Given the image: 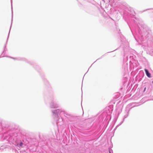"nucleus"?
<instances>
[{
	"label": "nucleus",
	"mask_w": 153,
	"mask_h": 153,
	"mask_svg": "<svg viewBox=\"0 0 153 153\" xmlns=\"http://www.w3.org/2000/svg\"><path fill=\"white\" fill-rule=\"evenodd\" d=\"M145 71L146 72V75L149 78L151 77V74L150 73H149L148 71L146 69H145Z\"/></svg>",
	"instance_id": "obj_1"
},
{
	"label": "nucleus",
	"mask_w": 153,
	"mask_h": 153,
	"mask_svg": "<svg viewBox=\"0 0 153 153\" xmlns=\"http://www.w3.org/2000/svg\"><path fill=\"white\" fill-rule=\"evenodd\" d=\"M23 145V143L22 142H21L20 143V146L21 147H22Z\"/></svg>",
	"instance_id": "obj_2"
},
{
	"label": "nucleus",
	"mask_w": 153,
	"mask_h": 153,
	"mask_svg": "<svg viewBox=\"0 0 153 153\" xmlns=\"http://www.w3.org/2000/svg\"><path fill=\"white\" fill-rule=\"evenodd\" d=\"M146 89V88H144V90H145Z\"/></svg>",
	"instance_id": "obj_3"
},
{
	"label": "nucleus",
	"mask_w": 153,
	"mask_h": 153,
	"mask_svg": "<svg viewBox=\"0 0 153 153\" xmlns=\"http://www.w3.org/2000/svg\"><path fill=\"white\" fill-rule=\"evenodd\" d=\"M109 153H111V152L109 151Z\"/></svg>",
	"instance_id": "obj_4"
}]
</instances>
